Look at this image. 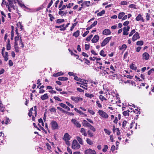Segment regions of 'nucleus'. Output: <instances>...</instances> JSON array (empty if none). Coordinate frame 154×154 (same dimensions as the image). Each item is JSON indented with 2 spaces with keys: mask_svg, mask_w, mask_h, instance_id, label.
I'll list each match as a JSON object with an SVG mask.
<instances>
[{
  "mask_svg": "<svg viewBox=\"0 0 154 154\" xmlns=\"http://www.w3.org/2000/svg\"><path fill=\"white\" fill-rule=\"evenodd\" d=\"M9 5L6 4V6L8 7V10L11 12V10L14 9V4L16 3L15 0H8Z\"/></svg>",
  "mask_w": 154,
  "mask_h": 154,
  "instance_id": "nucleus-1",
  "label": "nucleus"
},
{
  "mask_svg": "<svg viewBox=\"0 0 154 154\" xmlns=\"http://www.w3.org/2000/svg\"><path fill=\"white\" fill-rule=\"evenodd\" d=\"M80 147V146L76 140H74L72 142V148L73 149H77Z\"/></svg>",
  "mask_w": 154,
  "mask_h": 154,
  "instance_id": "nucleus-2",
  "label": "nucleus"
},
{
  "mask_svg": "<svg viewBox=\"0 0 154 154\" xmlns=\"http://www.w3.org/2000/svg\"><path fill=\"white\" fill-rule=\"evenodd\" d=\"M98 113L100 116L103 118L107 119L109 117L107 114L103 110H99Z\"/></svg>",
  "mask_w": 154,
  "mask_h": 154,
  "instance_id": "nucleus-3",
  "label": "nucleus"
},
{
  "mask_svg": "<svg viewBox=\"0 0 154 154\" xmlns=\"http://www.w3.org/2000/svg\"><path fill=\"white\" fill-rule=\"evenodd\" d=\"M71 122L74 125V126L77 128H80L81 127V125L80 122L75 119H72L71 120Z\"/></svg>",
  "mask_w": 154,
  "mask_h": 154,
  "instance_id": "nucleus-4",
  "label": "nucleus"
},
{
  "mask_svg": "<svg viewBox=\"0 0 154 154\" xmlns=\"http://www.w3.org/2000/svg\"><path fill=\"white\" fill-rule=\"evenodd\" d=\"M71 99L75 102L77 103L79 101L83 100V98L80 97H76L74 96H71Z\"/></svg>",
  "mask_w": 154,
  "mask_h": 154,
  "instance_id": "nucleus-5",
  "label": "nucleus"
},
{
  "mask_svg": "<svg viewBox=\"0 0 154 154\" xmlns=\"http://www.w3.org/2000/svg\"><path fill=\"white\" fill-rule=\"evenodd\" d=\"M112 38V37H108L106 38H105L104 40L103 41V42L101 43V46L102 47H103L105 46L106 44H107L108 42L110 40L111 38Z\"/></svg>",
  "mask_w": 154,
  "mask_h": 154,
  "instance_id": "nucleus-6",
  "label": "nucleus"
},
{
  "mask_svg": "<svg viewBox=\"0 0 154 154\" xmlns=\"http://www.w3.org/2000/svg\"><path fill=\"white\" fill-rule=\"evenodd\" d=\"M107 94L104 93L103 95H100L99 96V98L101 101L103 102L104 100L107 101L108 99H107Z\"/></svg>",
  "mask_w": 154,
  "mask_h": 154,
  "instance_id": "nucleus-7",
  "label": "nucleus"
},
{
  "mask_svg": "<svg viewBox=\"0 0 154 154\" xmlns=\"http://www.w3.org/2000/svg\"><path fill=\"white\" fill-rule=\"evenodd\" d=\"M130 27L129 26L125 27L123 28V34L124 35H127L128 34V31H129Z\"/></svg>",
  "mask_w": 154,
  "mask_h": 154,
  "instance_id": "nucleus-8",
  "label": "nucleus"
},
{
  "mask_svg": "<svg viewBox=\"0 0 154 154\" xmlns=\"http://www.w3.org/2000/svg\"><path fill=\"white\" fill-rule=\"evenodd\" d=\"M52 128L53 129H57L58 128V125L57 122L54 121H52L51 122Z\"/></svg>",
  "mask_w": 154,
  "mask_h": 154,
  "instance_id": "nucleus-9",
  "label": "nucleus"
},
{
  "mask_svg": "<svg viewBox=\"0 0 154 154\" xmlns=\"http://www.w3.org/2000/svg\"><path fill=\"white\" fill-rule=\"evenodd\" d=\"M140 38L139 34L137 32H136L132 37V41L134 42Z\"/></svg>",
  "mask_w": 154,
  "mask_h": 154,
  "instance_id": "nucleus-10",
  "label": "nucleus"
},
{
  "mask_svg": "<svg viewBox=\"0 0 154 154\" xmlns=\"http://www.w3.org/2000/svg\"><path fill=\"white\" fill-rule=\"evenodd\" d=\"M142 57L143 59L147 60L149 58V55L148 53L146 52L143 54Z\"/></svg>",
  "mask_w": 154,
  "mask_h": 154,
  "instance_id": "nucleus-11",
  "label": "nucleus"
},
{
  "mask_svg": "<svg viewBox=\"0 0 154 154\" xmlns=\"http://www.w3.org/2000/svg\"><path fill=\"white\" fill-rule=\"evenodd\" d=\"M85 152V154H96V152L90 149H87Z\"/></svg>",
  "mask_w": 154,
  "mask_h": 154,
  "instance_id": "nucleus-12",
  "label": "nucleus"
},
{
  "mask_svg": "<svg viewBox=\"0 0 154 154\" xmlns=\"http://www.w3.org/2000/svg\"><path fill=\"white\" fill-rule=\"evenodd\" d=\"M99 37L98 35H96L94 36L92 39L91 40V41L93 43H96L99 40Z\"/></svg>",
  "mask_w": 154,
  "mask_h": 154,
  "instance_id": "nucleus-13",
  "label": "nucleus"
},
{
  "mask_svg": "<svg viewBox=\"0 0 154 154\" xmlns=\"http://www.w3.org/2000/svg\"><path fill=\"white\" fill-rule=\"evenodd\" d=\"M83 125L84 127H87L88 128L91 125L86 120H84L82 122Z\"/></svg>",
  "mask_w": 154,
  "mask_h": 154,
  "instance_id": "nucleus-14",
  "label": "nucleus"
},
{
  "mask_svg": "<svg viewBox=\"0 0 154 154\" xmlns=\"http://www.w3.org/2000/svg\"><path fill=\"white\" fill-rule=\"evenodd\" d=\"M136 20L137 21H138L139 20H142V22L144 21V20L143 19L142 16L140 14H139L136 18Z\"/></svg>",
  "mask_w": 154,
  "mask_h": 154,
  "instance_id": "nucleus-15",
  "label": "nucleus"
},
{
  "mask_svg": "<svg viewBox=\"0 0 154 154\" xmlns=\"http://www.w3.org/2000/svg\"><path fill=\"white\" fill-rule=\"evenodd\" d=\"M111 32L109 29H105L103 32V34L105 35H108L110 34Z\"/></svg>",
  "mask_w": 154,
  "mask_h": 154,
  "instance_id": "nucleus-16",
  "label": "nucleus"
},
{
  "mask_svg": "<svg viewBox=\"0 0 154 154\" xmlns=\"http://www.w3.org/2000/svg\"><path fill=\"white\" fill-rule=\"evenodd\" d=\"M110 73L111 74L109 76V78L112 79H114L117 78V75L116 74H114L113 72L111 71Z\"/></svg>",
  "mask_w": 154,
  "mask_h": 154,
  "instance_id": "nucleus-17",
  "label": "nucleus"
},
{
  "mask_svg": "<svg viewBox=\"0 0 154 154\" xmlns=\"http://www.w3.org/2000/svg\"><path fill=\"white\" fill-rule=\"evenodd\" d=\"M64 26L65 25L64 24H63L60 26H56L55 28H60V30L63 31L66 29V27H64Z\"/></svg>",
  "mask_w": 154,
  "mask_h": 154,
  "instance_id": "nucleus-18",
  "label": "nucleus"
},
{
  "mask_svg": "<svg viewBox=\"0 0 154 154\" xmlns=\"http://www.w3.org/2000/svg\"><path fill=\"white\" fill-rule=\"evenodd\" d=\"M63 139L65 141H69L70 140L69 135L68 133H66L65 134L63 137Z\"/></svg>",
  "mask_w": 154,
  "mask_h": 154,
  "instance_id": "nucleus-19",
  "label": "nucleus"
},
{
  "mask_svg": "<svg viewBox=\"0 0 154 154\" xmlns=\"http://www.w3.org/2000/svg\"><path fill=\"white\" fill-rule=\"evenodd\" d=\"M97 21H95L94 23L92 24L90 26L87 27L86 28V30H88L91 29V28L94 27L96 26L97 24Z\"/></svg>",
  "mask_w": 154,
  "mask_h": 154,
  "instance_id": "nucleus-20",
  "label": "nucleus"
},
{
  "mask_svg": "<svg viewBox=\"0 0 154 154\" xmlns=\"http://www.w3.org/2000/svg\"><path fill=\"white\" fill-rule=\"evenodd\" d=\"M2 54L3 57L4 58L5 60L6 61H7L8 60V52H5V54H4V53Z\"/></svg>",
  "mask_w": 154,
  "mask_h": 154,
  "instance_id": "nucleus-21",
  "label": "nucleus"
},
{
  "mask_svg": "<svg viewBox=\"0 0 154 154\" xmlns=\"http://www.w3.org/2000/svg\"><path fill=\"white\" fill-rule=\"evenodd\" d=\"M48 98V94H45L44 95L42 96L41 97V98L42 100H45L46 99H47Z\"/></svg>",
  "mask_w": 154,
  "mask_h": 154,
  "instance_id": "nucleus-22",
  "label": "nucleus"
},
{
  "mask_svg": "<svg viewBox=\"0 0 154 154\" xmlns=\"http://www.w3.org/2000/svg\"><path fill=\"white\" fill-rule=\"evenodd\" d=\"M80 132L85 136L87 135V133L85 131V129L84 128H82L80 130Z\"/></svg>",
  "mask_w": 154,
  "mask_h": 154,
  "instance_id": "nucleus-23",
  "label": "nucleus"
},
{
  "mask_svg": "<svg viewBox=\"0 0 154 154\" xmlns=\"http://www.w3.org/2000/svg\"><path fill=\"white\" fill-rule=\"evenodd\" d=\"M148 75H154V68H152L149 70L147 72Z\"/></svg>",
  "mask_w": 154,
  "mask_h": 154,
  "instance_id": "nucleus-24",
  "label": "nucleus"
},
{
  "mask_svg": "<svg viewBox=\"0 0 154 154\" xmlns=\"http://www.w3.org/2000/svg\"><path fill=\"white\" fill-rule=\"evenodd\" d=\"M63 75V73L61 72H59L54 74L53 76L54 77H58Z\"/></svg>",
  "mask_w": 154,
  "mask_h": 154,
  "instance_id": "nucleus-25",
  "label": "nucleus"
},
{
  "mask_svg": "<svg viewBox=\"0 0 154 154\" xmlns=\"http://www.w3.org/2000/svg\"><path fill=\"white\" fill-rule=\"evenodd\" d=\"M6 49L7 50H9L11 49L10 41L9 39L8 40V42L6 46Z\"/></svg>",
  "mask_w": 154,
  "mask_h": 154,
  "instance_id": "nucleus-26",
  "label": "nucleus"
},
{
  "mask_svg": "<svg viewBox=\"0 0 154 154\" xmlns=\"http://www.w3.org/2000/svg\"><path fill=\"white\" fill-rule=\"evenodd\" d=\"M80 31L79 30H77L76 32L73 33V35L75 37H78L79 35Z\"/></svg>",
  "mask_w": 154,
  "mask_h": 154,
  "instance_id": "nucleus-27",
  "label": "nucleus"
},
{
  "mask_svg": "<svg viewBox=\"0 0 154 154\" xmlns=\"http://www.w3.org/2000/svg\"><path fill=\"white\" fill-rule=\"evenodd\" d=\"M14 48L16 52H19V50L17 43H15Z\"/></svg>",
  "mask_w": 154,
  "mask_h": 154,
  "instance_id": "nucleus-28",
  "label": "nucleus"
},
{
  "mask_svg": "<svg viewBox=\"0 0 154 154\" xmlns=\"http://www.w3.org/2000/svg\"><path fill=\"white\" fill-rule=\"evenodd\" d=\"M76 138L79 143L81 145L83 144V141L82 138L79 137H77Z\"/></svg>",
  "mask_w": 154,
  "mask_h": 154,
  "instance_id": "nucleus-29",
  "label": "nucleus"
},
{
  "mask_svg": "<svg viewBox=\"0 0 154 154\" xmlns=\"http://www.w3.org/2000/svg\"><path fill=\"white\" fill-rule=\"evenodd\" d=\"M58 79L60 81H67L68 80V79L66 77H59Z\"/></svg>",
  "mask_w": 154,
  "mask_h": 154,
  "instance_id": "nucleus-30",
  "label": "nucleus"
},
{
  "mask_svg": "<svg viewBox=\"0 0 154 154\" xmlns=\"http://www.w3.org/2000/svg\"><path fill=\"white\" fill-rule=\"evenodd\" d=\"M125 13L123 12L119 13L118 15V18L119 19H122L123 17L125 15Z\"/></svg>",
  "mask_w": 154,
  "mask_h": 154,
  "instance_id": "nucleus-31",
  "label": "nucleus"
},
{
  "mask_svg": "<svg viewBox=\"0 0 154 154\" xmlns=\"http://www.w3.org/2000/svg\"><path fill=\"white\" fill-rule=\"evenodd\" d=\"M85 95L86 97L89 98H92L94 97L93 94L87 93L85 94Z\"/></svg>",
  "mask_w": 154,
  "mask_h": 154,
  "instance_id": "nucleus-32",
  "label": "nucleus"
},
{
  "mask_svg": "<svg viewBox=\"0 0 154 154\" xmlns=\"http://www.w3.org/2000/svg\"><path fill=\"white\" fill-rule=\"evenodd\" d=\"M5 108V107H4L3 105L2 104V103L0 102V110L2 112H3L4 111Z\"/></svg>",
  "mask_w": 154,
  "mask_h": 154,
  "instance_id": "nucleus-33",
  "label": "nucleus"
},
{
  "mask_svg": "<svg viewBox=\"0 0 154 154\" xmlns=\"http://www.w3.org/2000/svg\"><path fill=\"white\" fill-rule=\"evenodd\" d=\"M86 141L87 143L90 145H91L93 144L92 141L89 138H87L86 139Z\"/></svg>",
  "mask_w": 154,
  "mask_h": 154,
  "instance_id": "nucleus-34",
  "label": "nucleus"
},
{
  "mask_svg": "<svg viewBox=\"0 0 154 154\" xmlns=\"http://www.w3.org/2000/svg\"><path fill=\"white\" fill-rule=\"evenodd\" d=\"M136 45H137L142 46L143 45V42L142 41H137L136 42Z\"/></svg>",
  "mask_w": 154,
  "mask_h": 154,
  "instance_id": "nucleus-35",
  "label": "nucleus"
},
{
  "mask_svg": "<svg viewBox=\"0 0 154 154\" xmlns=\"http://www.w3.org/2000/svg\"><path fill=\"white\" fill-rule=\"evenodd\" d=\"M127 48V45L125 44H123L122 45L121 47L119 48V49L120 50H122V49H124V50H125Z\"/></svg>",
  "mask_w": 154,
  "mask_h": 154,
  "instance_id": "nucleus-36",
  "label": "nucleus"
},
{
  "mask_svg": "<svg viewBox=\"0 0 154 154\" xmlns=\"http://www.w3.org/2000/svg\"><path fill=\"white\" fill-rule=\"evenodd\" d=\"M105 11L104 10H103L101 12L98 13L97 14V16H101L103 15L104 14H105Z\"/></svg>",
  "mask_w": 154,
  "mask_h": 154,
  "instance_id": "nucleus-37",
  "label": "nucleus"
},
{
  "mask_svg": "<svg viewBox=\"0 0 154 154\" xmlns=\"http://www.w3.org/2000/svg\"><path fill=\"white\" fill-rule=\"evenodd\" d=\"M100 54L101 56L103 57H105L106 56V54H105L103 50L101 51L100 53Z\"/></svg>",
  "mask_w": 154,
  "mask_h": 154,
  "instance_id": "nucleus-38",
  "label": "nucleus"
},
{
  "mask_svg": "<svg viewBox=\"0 0 154 154\" xmlns=\"http://www.w3.org/2000/svg\"><path fill=\"white\" fill-rule=\"evenodd\" d=\"M64 20L63 19H58L57 20L56 22L58 23H61L63 22Z\"/></svg>",
  "mask_w": 154,
  "mask_h": 154,
  "instance_id": "nucleus-39",
  "label": "nucleus"
},
{
  "mask_svg": "<svg viewBox=\"0 0 154 154\" xmlns=\"http://www.w3.org/2000/svg\"><path fill=\"white\" fill-rule=\"evenodd\" d=\"M88 134L90 137H92L94 136L93 133L90 130L88 131Z\"/></svg>",
  "mask_w": 154,
  "mask_h": 154,
  "instance_id": "nucleus-40",
  "label": "nucleus"
},
{
  "mask_svg": "<svg viewBox=\"0 0 154 154\" xmlns=\"http://www.w3.org/2000/svg\"><path fill=\"white\" fill-rule=\"evenodd\" d=\"M130 68L132 69L136 70L137 69V67L134 66V65L133 64H132L130 65Z\"/></svg>",
  "mask_w": 154,
  "mask_h": 154,
  "instance_id": "nucleus-41",
  "label": "nucleus"
},
{
  "mask_svg": "<svg viewBox=\"0 0 154 154\" xmlns=\"http://www.w3.org/2000/svg\"><path fill=\"white\" fill-rule=\"evenodd\" d=\"M84 4L86 5V7H88L90 5V1H85L84 2Z\"/></svg>",
  "mask_w": 154,
  "mask_h": 154,
  "instance_id": "nucleus-42",
  "label": "nucleus"
},
{
  "mask_svg": "<svg viewBox=\"0 0 154 154\" xmlns=\"http://www.w3.org/2000/svg\"><path fill=\"white\" fill-rule=\"evenodd\" d=\"M74 110L77 112L81 114H83L84 113L81 110L77 109L76 108H75Z\"/></svg>",
  "mask_w": 154,
  "mask_h": 154,
  "instance_id": "nucleus-43",
  "label": "nucleus"
},
{
  "mask_svg": "<svg viewBox=\"0 0 154 154\" xmlns=\"http://www.w3.org/2000/svg\"><path fill=\"white\" fill-rule=\"evenodd\" d=\"M96 103L97 104L98 107L100 108H101L102 107V106L100 103L99 101L97 100L96 101Z\"/></svg>",
  "mask_w": 154,
  "mask_h": 154,
  "instance_id": "nucleus-44",
  "label": "nucleus"
},
{
  "mask_svg": "<svg viewBox=\"0 0 154 154\" xmlns=\"http://www.w3.org/2000/svg\"><path fill=\"white\" fill-rule=\"evenodd\" d=\"M108 146L107 145H105L104 146V148L103 149V151L104 152H105L106 151L107 149H108Z\"/></svg>",
  "mask_w": 154,
  "mask_h": 154,
  "instance_id": "nucleus-45",
  "label": "nucleus"
},
{
  "mask_svg": "<svg viewBox=\"0 0 154 154\" xmlns=\"http://www.w3.org/2000/svg\"><path fill=\"white\" fill-rule=\"evenodd\" d=\"M104 131L107 134H108L109 135L110 134V131L109 130H107V129H104Z\"/></svg>",
  "mask_w": 154,
  "mask_h": 154,
  "instance_id": "nucleus-46",
  "label": "nucleus"
},
{
  "mask_svg": "<svg viewBox=\"0 0 154 154\" xmlns=\"http://www.w3.org/2000/svg\"><path fill=\"white\" fill-rule=\"evenodd\" d=\"M92 35H90L86 39V40L87 41H89L90 40L91 38H92Z\"/></svg>",
  "mask_w": 154,
  "mask_h": 154,
  "instance_id": "nucleus-47",
  "label": "nucleus"
},
{
  "mask_svg": "<svg viewBox=\"0 0 154 154\" xmlns=\"http://www.w3.org/2000/svg\"><path fill=\"white\" fill-rule=\"evenodd\" d=\"M128 112H129V111L128 110L127 111H125L124 112H123V114L125 116L128 115H129Z\"/></svg>",
  "mask_w": 154,
  "mask_h": 154,
  "instance_id": "nucleus-48",
  "label": "nucleus"
},
{
  "mask_svg": "<svg viewBox=\"0 0 154 154\" xmlns=\"http://www.w3.org/2000/svg\"><path fill=\"white\" fill-rule=\"evenodd\" d=\"M135 7H136L135 5L134 4H131L129 6V8H134V9H136Z\"/></svg>",
  "mask_w": 154,
  "mask_h": 154,
  "instance_id": "nucleus-49",
  "label": "nucleus"
},
{
  "mask_svg": "<svg viewBox=\"0 0 154 154\" xmlns=\"http://www.w3.org/2000/svg\"><path fill=\"white\" fill-rule=\"evenodd\" d=\"M88 112L91 114L94 115L95 114V112L92 110L89 109L88 110Z\"/></svg>",
  "mask_w": 154,
  "mask_h": 154,
  "instance_id": "nucleus-50",
  "label": "nucleus"
},
{
  "mask_svg": "<svg viewBox=\"0 0 154 154\" xmlns=\"http://www.w3.org/2000/svg\"><path fill=\"white\" fill-rule=\"evenodd\" d=\"M48 16L50 18V20L52 21H53V19H54V17H53V16L51 14H48Z\"/></svg>",
  "mask_w": 154,
  "mask_h": 154,
  "instance_id": "nucleus-51",
  "label": "nucleus"
},
{
  "mask_svg": "<svg viewBox=\"0 0 154 154\" xmlns=\"http://www.w3.org/2000/svg\"><path fill=\"white\" fill-rule=\"evenodd\" d=\"M127 123V122L126 121L124 120L123 121L122 124V127L123 128H124L126 125Z\"/></svg>",
  "mask_w": 154,
  "mask_h": 154,
  "instance_id": "nucleus-52",
  "label": "nucleus"
},
{
  "mask_svg": "<svg viewBox=\"0 0 154 154\" xmlns=\"http://www.w3.org/2000/svg\"><path fill=\"white\" fill-rule=\"evenodd\" d=\"M135 29H134L130 33V34H129V36L130 37L134 33H135Z\"/></svg>",
  "mask_w": 154,
  "mask_h": 154,
  "instance_id": "nucleus-53",
  "label": "nucleus"
},
{
  "mask_svg": "<svg viewBox=\"0 0 154 154\" xmlns=\"http://www.w3.org/2000/svg\"><path fill=\"white\" fill-rule=\"evenodd\" d=\"M94 132L96 131V129L92 125H91L90 127H89Z\"/></svg>",
  "mask_w": 154,
  "mask_h": 154,
  "instance_id": "nucleus-54",
  "label": "nucleus"
},
{
  "mask_svg": "<svg viewBox=\"0 0 154 154\" xmlns=\"http://www.w3.org/2000/svg\"><path fill=\"white\" fill-rule=\"evenodd\" d=\"M89 31L88 30L87 31H86V32H85L83 35H82V36L83 37H85L87 35V34L89 33Z\"/></svg>",
  "mask_w": 154,
  "mask_h": 154,
  "instance_id": "nucleus-55",
  "label": "nucleus"
},
{
  "mask_svg": "<svg viewBox=\"0 0 154 154\" xmlns=\"http://www.w3.org/2000/svg\"><path fill=\"white\" fill-rule=\"evenodd\" d=\"M21 37H20V44L21 45L20 47H21L22 48H23L24 46V45L23 44V43L22 42V40H21Z\"/></svg>",
  "mask_w": 154,
  "mask_h": 154,
  "instance_id": "nucleus-56",
  "label": "nucleus"
},
{
  "mask_svg": "<svg viewBox=\"0 0 154 154\" xmlns=\"http://www.w3.org/2000/svg\"><path fill=\"white\" fill-rule=\"evenodd\" d=\"M53 2L52 0H51V2H50L49 3V4L48 5V7H47V8H49L53 4Z\"/></svg>",
  "mask_w": 154,
  "mask_h": 154,
  "instance_id": "nucleus-57",
  "label": "nucleus"
},
{
  "mask_svg": "<svg viewBox=\"0 0 154 154\" xmlns=\"http://www.w3.org/2000/svg\"><path fill=\"white\" fill-rule=\"evenodd\" d=\"M38 122H39V123H42V125L43 126H44V123H43V120L42 119L40 118V119H38Z\"/></svg>",
  "mask_w": 154,
  "mask_h": 154,
  "instance_id": "nucleus-58",
  "label": "nucleus"
},
{
  "mask_svg": "<svg viewBox=\"0 0 154 154\" xmlns=\"http://www.w3.org/2000/svg\"><path fill=\"white\" fill-rule=\"evenodd\" d=\"M19 40V35L16 36L15 38V43H17V41Z\"/></svg>",
  "mask_w": 154,
  "mask_h": 154,
  "instance_id": "nucleus-59",
  "label": "nucleus"
},
{
  "mask_svg": "<svg viewBox=\"0 0 154 154\" xmlns=\"http://www.w3.org/2000/svg\"><path fill=\"white\" fill-rule=\"evenodd\" d=\"M54 98L56 100H58L59 101H62L58 97H57L55 96L54 97Z\"/></svg>",
  "mask_w": 154,
  "mask_h": 154,
  "instance_id": "nucleus-60",
  "label": "nucleus"
},
{
  "mask_svg": "<svg viewBox=\"0 0 154 154\" xmlns=\"http://www.w3.org/2000/svg\"><path fill=\"white\" fill-rule=\"evenodd\" d=\"M129 23L128 21H126L123 23V25L124 26H127L129 24Z\"/></svg>",
  "mask_w": 154,
  "mask_h": 154,
  "instance_id": "nucleus-61",
  "label": "nucleus"
},
{
  "mask_svg": "<svg viewBox=\"0 0 154 154\" xmlns=\"http://www.w3.org/2000/svg\"><path fill=\"white\" fill-rule=\"evenodd\" d=\"M74 77V79L75 80H76V81H80V78H79L78 77H77V76H75V75Z\"/></svg>",
  "mask_w": 154,
  "mask_h": 154,
  "instance_id": "nucleus-62",
  "label": "nucleus"
},
{
  "mask_svg": "<svg viewBox=\"0 0 154 154\" xmlns=\"http://www.w3.org/2000/svg\"><path fill=\"white\" fill-rule=\"evenodd\" d=\"M85 49L86 50H88L90 48V45H89L85 44Z\"/></svg>",
  "mask_w": 154,
  "mask_h": 154,
  "instance_id": "nucleus-63",
  "label": "nucleus"
},
{
  "mask_svg": "<svg viewBox=\"0 0 154 154\" xmlns=\"http://www.w3.org/2000/svg\"><path fill=\"white\" fill-rule=\"evenodd\" d=\"M121 4L122 5H127V2L126 1H122L121 2Z\"/></svg>",
  "mask_w": 154,
  "mask_h": 154,
  "instance_id": "nucleus-64",
  "label": "nucleus"
}]
</instances>
